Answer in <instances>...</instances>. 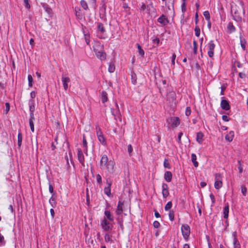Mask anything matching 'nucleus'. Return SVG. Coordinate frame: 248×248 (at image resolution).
<instances>
[{"mask_svg": "<svg viewBox=\"0 0 248 248\" xmlns=\"http://www.w3.org/2000/svg\"><path fill=\"white\" fill-rule=\"evenodd\" d=\"M30 112H33L34 110V106L30 105Z\"/></svg>", "mask_w": 248, "mask_h": 248, "instance_id": "69168bd1", "label": "nucleus"}, {"mask_svg": "<svg viewBox=\"0 0 248 248\" xmlns=\"http://www.w3.org/2000/svg\"><path fill=\"white\" fill-rule=\"evenodd\" d=\"M137 48L138 49L139 54L142 57L144 56V50L142 49L141 47L139 44H137Z\"/></svg>", "mask_w": 248, "mask_h": 248, "instance_id": "cd10ccee", "label": "nucleus"}, {"mask_svg": "<svg viewBox=\"0 0 248 248\" xmlns=\"http://www.w3.org/2000/svg\"><path fill=\"white\" fill-rule=\"evenodd\" d=\"M49 191L51 193H53V188L52 186L50 184H49Z\"/></svg>", "mask_w": 248, "mask_h": 248, "instance_id": "052dcab7", "label": "nucleus"}, {"mask_svg": "<svg viewBox=\"0 0 248 248\" xmlns=\"http://www.w3.org/2000/svg\"><path fill=\"white\" fill-rule=\"evenodd\" d=\"M98 30L102 32L105 31V29L103 25L101 23H98L97 25Z\"/></svg>", "mask_w": 248, "mask_h": 248, "instance_id": "c85d7f7f", "label": "nucleus"}, {"mask_svg": "<svg viewBox=\"0 0 248 248\" xmlns=\"http://www.w3.org/2000/svg\"><path fill=\"white\" fill-rule=\"evenodd\" d=\"M229 211V205L227 204L224 208L223 217L225 218H227L228 217V214Z\"/></svg>", "mask_w": 248, "mask_h": 248, "instance_id": "393cba45", "label": "nucleus"}, {"mask_svg": "<svg viewBox=\"0 0 248 248\" xmlns=\"http://www.w3.org/2000/svg\"><path fill=\"white\" fill-rule=\"evenodd\" d=\"M100 169L105 171L108 175L113 174L115 171V163L113 160H108L107 155H103L100 160Z\"/></svg>", "mask_w": 248, "mask_h": 248, "instance_id": "f257e3e1", "label": "nucleus"}, {"mask_svg": "<svg viewBox=\"0 0 248 248\" xmlns=\"http://www.w3.org/2000/svg\"><path fill=\"white\" fill-rule=\"evenodd\" d=\"M193 51L195 54L197 53V44L195 41H193Z\"/></svg>", "mask_w": 248, "mask_h": 248, "instance_id": "4c0bfd02", "label": "nucleus"}, {"mask_svg": "<svg viewBox=\"0 0 248 248\" xmlns=\"http://www.w3.org/2000/svg\"><path fill=\"white\" fill-rule=\"evenodd\" d=\"M50 214H51L52 217L53 218L54 217V215H55L54 210L51 208L50 210Z\"/></svg>", "mask_w": 248, "mask_h": 248, "instance_id": "0e129e2a", "label": "nucleus"}, {"mask_svg": "<svg viewBox=\"0 0 248 248\" xmlns=\"http://www.w3.org/2000/svg\"><path fill=\"white\" fill-rule=\"evenodd\" d=\"M222 120L225 122H228L229 121V118L226 115H223L222 116Z\"/></svg>", "mask_w": 248, "mask_h": 248, "instance_id": "5fc2aeb1", "label": "nucleus"}, {"mask_svg": "<svg viewBox=\"0 0 248 248\" xmlns=\"http://www.w3.org/2000/svg\"><path fill=\"white\" fill-rule=\"evenodd\" d=\"M28 79L29 81V86L31 87L32 85V83L33 81V78L32 76L31 75H29L28 76Z\"/></svg>", "mask_w": 248, "mask_h": 248, "instance_id": "72a5a7b5", "label": "nucleus"}, {"mask_svg": "<svg viewBox=\"0 0 248 248\" xmlns=\"http://www.w3.org/2000/svg\"><path fill=\"white\" fill-rule=\"evenodd\" d=\"M167 122L173 128L177 127L180 123L179 118L177 117H170L167 120Z\"/></svg>", "mask_w": 248, "mask_h": 248, "instance_id": "20e7f679", "label": "nucleus"}, {"mask_svg": "<svg viewBox=\"0 0 248 248\" xmlns=\"http://www.w3.org/2000/svg\"><path fill=\"white\" fill-rule=\"evenodd\" d=\"M31 96L32 98L35 97V93L34 92H31Z\"/></svg>", "mask_w": 248, "mask_h": 248, "instance_id": "774afa93", "label": "nucleus"}, {"mask_svg": "<svg viewBox=\"0 0 248 248\" xmlns=\"http://www.w3.org/2000/svg\"><path fill=\"white\" fill-rule=\"evenodd\" d=\"M210 197L212 200V202L213 203H214L215 202V196L213 195V194H211L210 195Z\"/></svg>", "mask_w": 248, "mask_h": 248, "instance_id": "680f3d73", "label": "nucleus"}, {"mask_svg": "<svg viewBox=\"0 0 248 248\" xmlns=\"http://www.w3.org/2000/svg\"><path fill=\"white\" fill-rule=\"evenodd\" d=\"M182 234L186 240H187L190 234V227L187 225H183L181 228Z\"/></svg>", "mask_w": 248, "mask_h": 248, "instance_id": "39448f33", "label": "nucleus"}, {"mask_svg": "<svg viewBox=\"0 0 248 248\" xmlns=\"http://www.w3.org/2000/svg\"><path fill=\"white\" fill-rule=\"evenodd\" d=\"M62 80L64 89L66 91L68 88V83L70 81V78L68 77L62 76Z\"/></svg>", "mask_w": 248, "mask_h": 248, "instance_id": "9b49d317", "label": "nucleus"}, {"mask_svg": "<svg viewBox=\"0 0 248 248\" xmlns=\"http://www.w3.org/2000/svg\"><path fill=\"white\" fill-rule=\"evenodd\" d=\"M182 135H183V133L182 132L179 133V134L178 135V141L179 142H181V137Z\"/></svg>", "mask_w": 248, "mask_h": 248, "instance_id": "e2e57ef3", "label": "nucleus"}, {"mask_svg": "<svg viewBox=\"0 0 248 248\" xmlns=\"http://www.w3.org/2000/svg\"><path fill=\"white\" fill-rule=\"evenodd\" d=\"M96 135L99 141L104 145L106 144V140L98 125H95Z\"/></svg>", "mask_w": 248, "mask_h": 248, "instance_id": "7ed1b4c3", "label": "nucleus"}, {"mask_svg": "<svg viewBox=\"0 0 248 248\" xmlns=\"http://www.w3.org/2000/svg\"><path fill=\"white\" fill-rule=\"evenodd\" d=\"M104 214L105 215L106 218H107L110 221H113V217L111 215V213L109 211L106 210L104 212Z\"/></svg>", "mask_w": 248, "mask_h": 248, "instance_id": "6ab92c4d", "label": "nucleus"}, {"mask_svg": "<svg viewBox=\"0 0 248 248\" xmlns=\"http://www.w3.org/2000/svg\"><path fill=\"white\" fill-rule=\"evenodd\" d=\"M197 157L195 154H192L191 155V161L193 163L194 166L195 167H197L198 166V162L196 161Z\"/></svg>", "mask_w": 248, "mask_h": 248, "instance_id": "b1692460", "label": "nucleus"}, {"mask_svg": "<svg viewBox=\"0 0 248 248\" xmlns=\"http://www.w3.org/2000/svg\"><path fill=\"white\" fill-rule=\"evenodd\" d=\"M105 240L107 242L111 241L110 236L108 234H106L105 236Z\"/></svg>", "mask_w": 248, "mask_h": 248, "instance_id": "37998d69", "label": "nucleus"}, {"mask_svg": "<svg viewBox=\"0 0 248 248\" xmlns=\"http://www.w3.org/2000/svg\"><path fill=\"white\" fill-rule=\"evenodd\" d=\"M127 151L129 154H130L132 153V152L133 151V148H132V147L131 144H129L128 145Z\"/></svg>", "mask_w": 248, "mask_h": 248, "instance_id": "864d4df0", "label": "nucleus"}, {"mask_svg": "<svg viewBox=\"0 0 248 248\" xmlns=\"http://www.w3.org/2000/svg\"><path fill=\"white\" fill-rule=\"evenodd\" d=\"M203 135L202 132H198L197 134L196 140L199 143L201 144L202 141Z\"/></svg>", "mask_w": 248, "mask_h": 248, "instance_id": "412c9836", "label": "nucleus"}, {"mask_svg": "<svg viewBox=\"0 0 248 248\" xmlns=\"http://www.w3.org/2000/svg\"><path fill=\"white\" fill-rule=\"evenodd\" d=\"M34 120L33 112H30V119L29 120L34 121Z\"/></svg>", "mask_w": 248, "mask_h": 248, "instance_id": "6e6d98bb", "label": "nucleus"}, {"mask_svg": "<svg viewBox=\"0 0 248 248\" xmlns=\"http://www.w3.org/2000/svg\"><path fill=\"white\" fill-rule=\"evenodd\" d=\"M247 188L245 186H242L241 187V192L242 193L243 195L244 196L246 195L247 193Z\"/></svg>", "mask_w": 248, "mask_h": 248, "instance_id": "c03bdc74", "label": "nucleus"}, {"mask_svg": "<svg viewBox=\"0 0 248 248\" xmlns=\"http://www.w3.org/2000/svg\"><path fill=\"white\" fill-rule=\"evenodd\" d=\"M107 184L108 185V186L104 188V192L107 196H108V197H110L111 196L110 191L111 182H109L108 180H107Z\"/></svg>", "mask_w": 248, "mask_h": 248, "instance_id": "ddd939ff", "label": "nucleus"}, {"mask_svg": "<svg viewBox=\"0 0 248 248\" xmlns=\"http://www.w3.org/2000/svg\"><path fill=\"white\" fill-rule=\"evenodd\" d=\"M176 58V55L174 53L173 54L172 57H171V62L172 64H174V61L175 59Z\"/></svg>", "mask_w": 248, "mask_h": 248, "instance_id": "13d9d810", "label": "nucleus"}, {"mask_svg": "<svg viewBox=\"0 0 248 248\" xmlns=\"http://www.w3.org/2000/svg\"><path fill=\"white\" fill-rule=\"evenodd\" d=\"M78 157L79 161L84 166V157L82 151L80 149H78Z\"/></svg>", "mask_w": 248, "mask_h": 248, "instance_id": "dca6fc26", "label": "nucleus"}, {"mask_svg": "<svg viewBox=\"0 0 248 248\" xmlns=\"http://www.w3.org/2000/svg\"><path fill=\"white\" fill-rule=\"evenodd\" d=\"M185 114L186 116H188L191 114V109L190 107H187L186 109Z\"/></svg>", "mask_w": 248, "mask_h": 248, "instance_id": "a18cd8bd", "label": "nucleus"}, {"mask_svg": "<svg viewBox=\"0 0 248 248\" xmlns=\"http://www.w3.org/2000/svg\"><path fill=\"white\" fill-rule=\"evenodd\" d=\"M220 106L223 109L226 110H229L230 108L229 102L224 99L221 101Z\"/></svg>", "mask_w": 248, "mask_h": 248, "instance_id": "4468645a", "label": "nucleus"}, {"mask_svg": "<svg viewBox=\"0 0 248 248\" xmlns=\"http://www.w3.org/2000/svg\"><path fill=\"white\" fill-rule=\"evenodd\" d=\"M221 176L219 173H216L215 174V188L218 189L220 188L222 186V182L221 180Z\"/></svg>", "mask_w": 248, "mask_h": 248, "instance_id": "423d86ee", "label": "nucleus"}, {"mask_svg": "<svg viewBox=\"0 0 248 248\" xmlns=\"http://www.w3.org/2000/svg\"><path fill=\"white\" fill-rule=\"evenodd\" d=\"M101 225L102 228L105 231H109L112 229V226L111 224L108 221L106 218H104L103 220Z\"/></svg>", "mask_w": 248, "mask_h": 248, "instance_id": "0eeeda50", "label": "nucleus"}, {"mask_svg": "<svg viewBox=\"0 0 248 248\" xmlns=\"http://www.w3.org/2000/svg\"><path fill=\"white\" fill-rule=\"evenodd\" d=\"M49 202L51 205L52 207H54L56 205V198L54 196V194H53L52 197L49 199Z\"/></svg>", "mask_w": 248, "mask_h": 248, "instance_id": "a878e982", "label": "nucleus"}, {"mask_svg": "<svg viewBox=\"0 0 248 248\" xmlns=\"http://www.w3.org/2000/svg\"><path fill=\"white\" fill-rule=\"evenodd\" d=\"M96 180L98 184H101L102 183V178L100 174L96 175Z\"/></svg>", "mask_w": 248, "mask_h": 248, "instance_id": "49530a36", "label": "nucleus"}, {"mask_svg": "<svg viewBox=\"0 0 248 248\" xmlns=\"http://www.w3.org/2000/svg\"><path fill=\"white\" fill-rule=\"evenodd\" d=\"M83 145L84 147L85 148V152L87 153V142L86 139H85L84 136H83Z\"/></svg>", "mask_w": 248, "mask_h": 248, "instance_id": "473e14b6", "label": "nucleus"}, {"mask_svg": "<svg viewBox=\"0 0 248 248\" xmlns=\"http://www.w3.org/2000/svg\"><path fill=\"white\" fill-rule=\"evenodd\" d=\"M17 139H18V145L19 146H20L21 145L22 139V134L21 133H18Z\"/></svg>", "mask_w": 248, "mask_h": 248, "instance_id": "c756f323", "label": "nucleus"}, {"mask_svg": "<svg viewBox=\"0 0 248 248\" xmlns=\"http://www.w3.org/2000/svg\"><path fill=\"white\" fill-rule=\"evenodd\" d=\"M195 35L196 36L199 37L200 34V29L198 27H196L195 28Z\"/></svg>", "mask_w": 248, "mask_h": 248, "instance_id": "a19ab883", "label": "nucleus"}, {"mask_svg": "<svg viewBox=\"0 0 248 248\" xmlns=\"http://www.w3.org/2000/svg\"><path fill=\"white\" fill-rule=\"evenodd\" d=\"M234 137L233 131H230L229 133L225 136V140L229 142H231L232 140Z\"/></svg>", "mask_w": 248, "mask_h": 248, "instance_id": "a211bd4d", "label": "nucleus"}, {"mask_svg": "<svg viewBox=\"0 0 248 248\" xmlns=\"http://www.w3.org/2000/svg\"><path fill=\"white\" fill-rule=\"evenodd\" d=\"M124 202L119 201L116 210V213L117 215L120 216L123 212Z\"/></svg>", "mask_w": 248, "mask_h": 248, "instance_id": "9d476101", "label": "nucleus"}, {"mask_svg": "<svg viewBox=\"0 0 248 248\" xmlns=\"http://www.w3.org/2000/svg\"><path fill=\"white\" fill-rule=\"evenodd\" d=\"M172 207V203L171 202H168L165 206V210L166 211L169 210Z\"/></svg>", "mask_w": 248, "mask_h": 248, "instance_id": "2f4dec72", "label": "nucleus"}, {"mask_svg": "<svg viewBox=\"0 0 248 248\" xmlns=\"http://www.w3.org/2000/svg\"><path fill=\"white\" fill-rule=\"evenodd\" d=\"M231 8V12L234 19L236 21L241 20L244 14L242 2L239 0L232 2Z\"/></svg>", "mask_w": 248, "mask_h": 248, "instance_id": "f03ea898", "label": "nucleus"}, {"mask_svg": "<svg viewBox=\"0 0 248 248\" xmlns=\"http://www.w3.org/2000/svg\"><path fill=\"white\" fill-rule=\"evenodd\" d=\"M186 10V3L185 2H183L182 5V11L183 12H185Z\"/></svg>", "mask_w": 248, "mask_h": 248, "instance_id": "4d7b16f0", "label": "nucleus"}, {"mask_svg": "<svg viewBox=\"0 0 248 248\" xmlns=\"http://www.w3.org/2000/svg\"><path fill=\"white\" fill-rule=\"evenodd\" d=\"M233 245H234V248H240V246L237 241L236 240V239L234 238L233 241Z\"/></svg>", "mask_w": 248, "mask_h": 248, "instance_id": "ea45409f", "label": "nucleus"}, {"mask_svg": "<svg viewBox=\"0 0 248 248\" xmlns=\"http://www.w3.org/2000/svg\"><path fill=\"white\" fill-rule=\"evenodd\" d=\"M80 4H81V6L84 8V9L87 10L88 9V5H87V2L85 1H84L83 0H81L80 1Z\"/></svg>", "mask_w": 248, "mask_h": 248, "instance_id": "7c9ffc66", "label": "nucleus"}, {"mask_svg": "<svg viewBox=\"0 0 248 248\" xmlns=\"http://www.w3.org/2000/svg\"><path fill=\"white\" fill-rule=\"evenodd\" d=\"M164 166L165 168H168L169 169H170V163L169 162V161L165 159L164 160Z\"/></svg>", "mask_w": 248, "mask_h": 248, "instance_id": "e433bc0d", "label": "nucleus"}, {"mask_svg": "<svg viewBox=\"0 0 248 248\" xmlns=\"http://www.w3.org/2000/svg\"><path fill=\"white\" fill-rule=\"evenodd\" d=\"M203 16L206 20H209L210 19V14L208 11H206L204 12Z\"/></svg>", "mask_w": 248, "mask_h": 248, "instance_id": "c9c22d12", "label": "nucleus"}, {"mask_svg": "<svg viewBox=\"0 0 248 248\" xmlns=\"http://www.w3.org/2000/svg\"><path fill=\"white\" fill-rule=\"evenodd\" d=\"M240 43L241 47H242L243 50L245 49V41L244 40H242L241 38L240 39Z\"/></svg>", "mask_w": 248, "mask_h": 248, "instance_id": "8fccbe9b", "label": "nucleus"}, {"mask_svg": "<svg viewBox=\"0 0 248 248\" xmlns=\"http://www.w3.org/2000/svg\"><path fill=\"white\" fill-rule=\"evenodd\" d=\"M84 38L85 41L87 44H89L90 40H89V35L88 34H84Z\"/></svg>", "mask_w": 248, "mask_h": 248, "instance_id": "3c124183", "label": "nucleus"}, {"mask_svg": "<svg viewBox=\"0 0 248 248\" xmlns=\"http://www.w3.org/2000/svg\"><path fill=\"white\" fill-rule=\"evenodd\" d=\"M115 69V67L114 64L111 62L109 64L108 70L110 73H113L114 72Z\"/></svg>", "mask_w": 248, "mask_h": 248, "instance_id": "bb28decb", "label": "nucleus"}, {"mask_svg": "<svg viewBox=\"0 0 248 248\" xmlns=\"http://www.w3.org/2000/svg\"><path fill=\"white\" fill-rule=\"evenodd\" d=\"M157 21L160 23L162 26H165L169 23V20L166 17V16L162 15L161 16H160L158 19Z\"/></svg>", "mask_w": 248, "mask_h": 248, "instance_id": "f8f14e48", "label": "nucleus"}, {"mask_svg": "<svg viewBox=\"0 0 248 248\" xmlns=\"http://www.w3.org/2000/svg\"><path fill=\"white\" fill-rule=\"evenodd\" d=\"M164 179L168 182H170L172 179L171 172L169 171H166L164 174Z\"/></svg>", "mask_w": 248, "mask_h": 248, "instance_id": "f3484780", "label": "nucleus"}, {"mask_svg": "<svg viewBox=\"0 0 248 248\" xmlns=\"http://www.w3.org/2000/svg\"><path fill=\"white\" fill-rule=\"evenodd\" d=\"M5 106H6L5 111H6V113H7L8 112V111L9 110V109H10L9 104L8 103H6L5 104Z\"/></svg>", "mask_w": 248, "mask_h": 248, "instance_id": "bf43d9fd", "label": "nucleus"}, {"mask_svg": "<svg viewBox=\"0 0 248 248\" xmlns=\"http://www.w3.org/2000/svg\"><path fill=\"white\" fill-rule=\"evenodd\" d=\"M200 185H201V187H204L205 186H206V183H205V182H201V183H200Z\"/></svg>", "mask_w": 248, "mask_h": 248, "instance_id": "338daca9", "label": "nucleus"}, {"mask_svg": "<svg viewBox=\"0 0 248 248\" xmlns=\"http://www.w3.org/2000/svg\"><path fill=\"white\" fill-rule=\"evenodd\" d=\"M93 50L95 54L101 53L104 50V46L99 42H96L93 46Z\"/></svg>", "mask_w": 248, "mask_h": 248, "instance_id": "1a4fd4ad", "label": "nucleus"}, {"mask_svg": "<svg viewBox=\"0 0 248 248\" xmlns=\"http://www.w3.org/2000/svg\"><path fill=\"white\" fill-rule=\"evenodd\" d=\"M215 45L213 43V41H211L208 44V56L212 58L214 56V50L215 49Z\"/></svg>", "mask_w": 248, "mask_h": 248, "instance_id": "6e6552de", "label": "nucleus"}, {"mask_svg": "<svg viewBox=\"0 0 248 248\" xmlns=\"http://www.w3.org/2000/svg\"><path fill=\"white\" fill-rule=\"evenodd\" d=\"M139 6H140V10L144 11L146 8V5L144 3H141V4H140Z\"/></svg>", "mask_w": 248, "mask_h": 248, "instance_id": "79ce46f5", "label": "nucleus"}, {"mask_svg": "<svg viewBox=\"0 0 248 248\" xmlns=\"http://www.w3.org/2000/svg\"><path fill=\"white\" fill-rule=\"evenodd\" d=\"M101 98L102 103H104L108 101L107 93L106 92L103 91L101 93Z\"/></svg>", "mask_w": 248, "mask_h": 248, "instance_id": "4be33fe9", "label": "nucleus"}, {"mask_svg": "<svg viewBox=\"0 0 248 248\" xmlns=\"http://www.w3.org/2000/svg\"><path fill=\"white\" fill-rule=\"evenodd\" d=\"M97 57L100 60H104L106 58V54L104 52V50L101 51V53H97L95 54Z\"/></svg>", "mask_w": 248, "mask_h": 248, "instance_id": "aec40b11", "label": "nucleus"}, {"mask_svg": "<svg viewBox=\"0 0 248 248\" xmlns=\"http://www.w3.org/2000/svg\"><path fill=\"white\" fill-rule=\"evenodd\" d=\"M174 212H173V211H170L169 212V217L171 221L173 220V219H174Z\"/></svg>", "mask_w": 248, "mask_h": 248, "instance_id": "58836bf2", "label": "nucleus"}, {"mask_svg": "<svg viewBox=\"0 0 248 248\" xmlns=\"http://www.w3.org/2000/svg\"><path fill=\"white\" fill-rule=\"evenodd\" d=\"M154 227L155 228H158L160 226V223L157 221H155L153 223Z\"/></svg>", "mask_w": 248, "mask_h": 248, "instance_id": "603ef678", "label": "nucleus"}, {"mask_svg": "<svg viewBox=\"0 0 248 248\" xmlns=\"http://www.w3.org/2000/svg\"><path fill=\"white\" fill-rule=\"evenodd\" d=\"M24 5L27 9L30 8V5L29 3V0H24Z\"/></svg>", "mask_w": 248, "mask_h": 248, "instance_id": "de8ad7c7", "label": "nucleus"}, {"mask_svg": "<svg viewBox=\"0 0 248 248\" xmlns=\"http://www.w3.org/2000/svg\"><path fill=\"white\" fill-rule=\"evenodd\" d=\"M162 193L164 198H166L168 196L169 193L168 190V186L166 184H163L162 186Z\"/></svg>", "mask_w": 248, "mask_h": 248, "instance_id": "2eb2a0df", "label": "nucleus"}, {"mask_svg": "<svg viewBox=\"0 0 248 248\" xmlns=\"http://www.w3.org/2000/svg\"><path fill=\"white\" fill-rule=\"evenodd\" d=\"M228 32L231 33L235 31V28L232 24L230 22L227 26Z\"/></svg>", "mask_w": 248, "mask_h": 248, "instance_id": "5701e85b", "label": "nucleus"}, {"mask_svg": "<svg viewBox=\"0 0 248 248\" xmlns=\"http://www.w3.org/2000/svg\"><path fill=\"white\" fill-rule=\"evenodd\" d=\"M238 163L239 164V166H238V168L239 170V172L242 173L243 171V168H242V164L241 163L240 161L238 160Z\"/></svg>", "mask_w": 248, "mask_h": 248, "instance_id": "09e8293b", "label": "nucleus"}, {"mask_svg": "<svg viewBox=\"0 0 248 248\" xmlns=\"http://www.w3.org/2000/svg\"><path fill=\"white\" fill-rule=\"evenodd\" d=\"M34 121L32 120H29V124L31 127V129L32 132L34 131Z\"/></svg>", "mask_w": 248, "mask_h": 248, "instance_id": "f704fd0d", "label": "nucleus"}]
</instances>
